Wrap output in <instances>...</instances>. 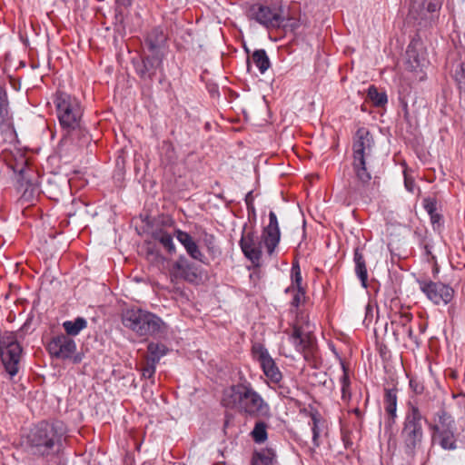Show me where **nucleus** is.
I'll use <instances>...</instances> for the list:
<instances>
[{
	"label": "nucleus",
	"mask_w": 465,
	"mask_h": 465,
	"mask_svg": "<svg viewBox=\"0 0 465 465\" xmlns=\"http://www.w3.org/2000/svg\"><path fill=\"white\" fill-rule=\"evenodd\" d=\"M66 438V430L61 421H42L26 437L27 451L36 457L49 458L60 453Z\"/></svg>",
	"instance_id": "nucleus-1"
},
{
	"label": "nucleus",
	"mask_w": 465,
	"mask_h": 465,
	"mask_svg": "<svg viewBox=\"0 0 465 465\" xmlns=\"http://www.w3.org/2000/svg\"><path fill=\"white\" fill-rule=\"evenodd\" d=\"M222 404L229 409H237L252 418L271 416L269 404L250 383H238L226 388L223 392Z\"/></svg>",
	"instance_id": "nucleus-2"
},
{
	"label": "nucleus",
	"mask_w": 465,
	"mask_h": 465,
	"mask_svg": "<svg viewBox=\"0 0 465 465\" xmlns=\"http://www.w3.org/2000/svg\"><path fill=\"white\" fill-rule=\"evenodd\" d=\"M374 140L368 129L359 128L352 143V169L357 183L350 186V193L362 196L364 188L369 184L371 175L370 172V158L371 156Z\"/></svg>",
	"instance_id": "nucleus-3"
},
{
	"label": "nucleus",
	"mask_w": 465,
	"mask_h": 465,
	"mask_svg": "<svg viewBox=\"0 0 465 465\" xmlns=\"http://www.w3.org/2000/svg\"><path fill=\"white\" fill-rule=\"evenodd\" d=\"M54 103L59 124L64 132V139L74 142L77 136L88 140L87 133L82 125L84 110L80 101L67 93L58 92Z\"/></svg>",
	"instance_id": "nucleus-4"
},
{
	"label": "nucleus",
	"mask_w": 465,
	"mask_h": 465,
	"mask_svg": "<svg viewBox=\"0 0 465 465\" xmlns=\"http://www.w3.org/2000/svg\"><path fill=\"white\" fill-rule=\"evenodd\" d=\"M124 326L139 337H153L166 340L170 327L156 314L140 308L127 309L123 312Z\"/></svg>",
	"instance_id": "nucleus-5"
},
{
	"label": "nucleus",
	"mask_w": 465,
	"mask_h": 465,
	"mask_svg": "<svg viewBox=\"0 0 465 465\" xmlns=\"http://www.w3.org/2000/svg\"><path fill=\"white\" fill-rule=\"evenodd\" d=\"M281 238L278 219L274 212L269 213V223L263 228L261 238L253 232L242 234L240 246L252 262H258L262 257V246L266 248L269 255H272L277 247Z\"/></svg>",
	"instance_id": "nucleus-6"
},
{
	"label": "nucleus",
	"mask_w": 465,
	"mask_h": 465,
	"mask_svg": "<svg viewBox=\"0 0 465 465\" xmlns=\"http://www.w3.org/2000/svg\"><path fill=\"white\" fill-rule=\"evenodd\" d=\"M422 420L427 421V419L421 414L418 403L415 401H409L403 427L401 432L405 451L409 455H413L415 450L422 442Z\"/></svg>",
	"instance_id": "nucleus-7"
},
{
	"label": "nucleus",
	"mask_w": 465,
	"mask_h": 465,
	"mask_svg": "<svg viewBox=\"0 0 465 465\" xmlns=\"http://www.w3.org/2000/svg\"><path fill=\"white\" fill-rule=\"evenodd\" d=\"M20 331H5L0 335V356L5 371L14 377L18 373L23 349Z\"/></svg>",
	"instance_id": "nucleus-8"
},
{
	"label": "nucleus",
	"mask_w": 465,
	"mask_h": 465,
	"mask_svg": "<svg viewBox=\"0 0 465 465\" xmlns=\"http://www.w3.org/2000/svg\"><path fill=\"white\" fill-rule=\"evenodd\" d=\"M432 430V440L438 439L440 446L448 450L457 448L455 440V420L444 409L440 408L436 413L434 423L430 425Z\"/></svg>",
	"instance_id": "nucleus-9"
},
{
	"label": "nucleus",
	"mask_w": 465,
	"mask_h": 465,
	"mask_svg": "<svg viewBox=\"0 0 465 465\" xmlns=\"http://www.w3.org/2000/svg\"><path fill=\"white\" fill-rule=\"evenodd\" d=\"M247 15L268 29L281 28V24L284 22L282 10L277 6L253 4L249 7Z\"/></svg>",
	"instance_id": "nucleus-10"
},
{
	"label": "nucleus",
	"mask_w": 465,
	"mask_h": 465,
	"mask_svg": "<svg viewBox=\"0 0 465 465\" xmlns=\"http://www.w3.org/2000/svg\"><path fill=\"white\" fill-rule=\"evenodd\" d=\"M420 291L436 305H447L453 298L454 290L442 282L430 280L418 281Z\"/></svg>",
	"instance_id": "nucleus-11"
},
{
	"label": "nucleus",
	"mask_w": 465,
	"mask_h": 465,
	"mask_svg": "<svg viewBox=\"0 0 465 465\" xmlns=\"http://www.w3.org/2000/svg\"><path fill=\"white\" fill-rule=\"evenodd\" d=\"M252 354L260 362L265 376L273 383L280 382L282 373L273 359L270 356L267 349L261 343H255L252 346Z\"/></svg>",
	"instance_id": "nucleus-12"
},
{
	"label": "nucleus",
	"mask_w": 465,
	"mask_h": 465,
	"mask_svg": "<svg viewBox=\"0 0 465 465\" xmlns=\"http://www.w3.org/2000/svg\"><path fill=\"white\" fill-rule=\"evenodd\" d=\"M47 351L52 357L60 360L71 359L76 351L75 341L65 334H59L51 339Z\"/></svg>",
	"instance_id": "nucleus-13"
},
{
	"label": "nucleus",
	"mask_w": 465,
	"mask_h": 465,
	"mask_svg": "<svg viewBox=\"0 0 465 465\" xmlns=\"http://www.w3.org/2000/svg\"><path fill=\"white\" fill-rule=\"evenodd\" d=\"M406 55V69L413 74V80L424 81L427 77L425 68L428 66L429 62L422 54H419L416 44L411 43L409 45Z\"/></svg>",
	"instance_id": "nucleus-14"
},
{
	"label": "nucleus",
	"mask_w": 465,
	"mask_h": 465,
	"mask_svg": "<svg viewBox=\"0 0 465 465\" xmlns=\"http://www.w3.org/2000/svg\"><path fill=\"white\" fill-rule=\"evenodd\" d=\"M165 53L145 55L142 61L134 63L135 72L143 80H153L156 71L163 66Z\"/></svg>",
	"instance_id": "nucleus-15"
},
{
	"label": "nucleus",
	"mask_w": 465,
	"mask_h": 465,
	"mask_svg": "<svg viewBox=\"0 0 465 465\" xmlns=\"http://www.w3.org/2000/svg\"><path fill=\"white\" fill-rule=\"evenodd\" d=\"M292 340L296 350L303 353L306 361H310L314 357L317 343L316 339L312 332L304 333L301 328L294 327L292 334Z\"/></svg>",
	"instance_id": "nucleus-16"
},
{
	"label": "nucleus",
	"mask_w": 465,
	"mask_h": 465,
	"mask_svg": "<svg viewBox=\"0 0 465 465\" xmlns=\"http://www.w3.org/2000/svg\"><path fill=\"white\" fill-rule=\"evenodd\" d=\"M442 0H413L410 15L415 20L431 21L433 14L441 7Z\"/></svg>",
	"instance_id": "nucleus-17"
},
{
	"label": "nucleus",
	"mask_w": 465,
	"mask_h": 465,
	"mask_svg": "<svg viewBox=\"0 0 465 465\" xmlns=\"http://www.w3.org/2000/svg\"><path fill=\"white\" fill-rule=\"evenodd\" d=\"M171 275L176 279H183L189 282H194L199 278L197 267L184 255H181L173 264Z\"/></svg>",
	"instance_id": "nucleus-18"
},
{
	"label": "nucleus",
	"mask_w": 465,
	"mask_h": 465,
	"mask_svg": "<svg viewBox=\"0 0 465 465\" xmlns=\"http://www.w3.org/2000/svg\"><path fill=\"white\" fill-rule=\"evenodd\" d=\"M173 235L177 241L183 246L187 254L193 260L204 262L205 256L201 252L194 239L186 232L175 229Z\"/></svg>",
	"instance_id": "nucleus-19"
},
{
	"label": "nucleus",
	"mask_w": 465,
	"mask_h": 465,
	"mask_svg": "<svg viewBox=\"0 0 465 465\" xmlns=\"http://www.w3.org/2000/svg\"><path fill=\"white\" fill-rule=\"evenodd\" d=\"M145 45L151 53H165L167 35L163 29L161 27L152 29L146 35Z\"/></svg>",
	"instance_id": "nucleus-20"
},
{
	"label": "nucleus",
	"mask_w": 465,
	"mask_h": 465,
	"mask_svg": "<svg viewBox=\"0 0 465 465\" xmlns=\"http://www.w3.org/2000/svg\"><path fill=\"white\" fill-rule=\"evenodd\" d=\"M291 272H292V286L293 287L295 286L297 289L292 297L291 304L293 307L297 308V307H299V305L304 300V297H305V291L302 287V278L301 269H300V265H299L298 262H294L292 263Z\"/></svg>",
	"instance_id": "nucleus-21"
},
{
	"label": "nucleus",
	"mask_w": 465,
	"mask_h": 465,
	"mask_svg": "<svg viewBox=\"0 0 465 465\" xmlns=\"http://www.w3.org/2000/svg\"><path fill=\"white\" fill-rule=\"evenodd\" d=\"M14 157L13 160L7 159L5 156V161L7 162L8 166L16 173H18L21 177L22 181L28 182L27 178V159L25 157L23 153L19 151L15 152V154L12 153Z\"/></svg>",
	"instance_id": "nucleus-22"
},
{
	"label": "nucleus",
	"mask_w": 465,
	"mask_h": 465,
	"mask_svg": "<svg viewBox=\"0 0 465 465\" xmlns=\"http://www.w3.org/2000/svg\"><path fill=\"white\" fill-rule=\"evenodd\" d=\"M353 261L355 263V273L363 288L368 287V271L366 262L360 248L354 250Z\"/></svg>",
	"instance_id": "nucleus-23"
},
{
	"label": "nucleus",
	"mask_w": 465,
	"mask_h": 465,
	"mask_svg": "<svg viewBox=\"0 0 465 465\" xmlns=\"http://www.w3.org/2000/svg\"><path fill=\"white\" fill-rule=\"evenodd\" d=\"M174 235L171 234L163 228L155 229L152 232V238L158 242L169 254L176 252V247L173 242Z\"/></svg>",
	"instance_id": "nucleus-24"
},
{
	"label": "nucleus",
	"mask_w": 465,
	"mask_h": 465,
	"mask_svg": "<svg viewBox=\"0 0 465 465\" xmlns=\"http://www.w3.org/2000/svg\"><path fill=\"white\" fill-rule=\"evenodd\" d=\"M412 319V314L407 312L394 313L391 319V324L392 327V333L395 339L398 341L401 332H402Z\"/></svg>",
	"instance_id": "nucleus-25"
},
{
	"label": "nucleus",
	"mask_w": 465,
	"mask_h": 465,
	"mask_svg": "<svg viewBox=\"0 0 465 465\" xmlns=\"http://www.w3.org/2000/svg\"><path fill=\"white\" fill-rule=\"evenodd\" d=\"M384 409L393 421L397 417V390L385 389L384 391Z\"/></svg>",
	"instance_id": "nucleus-26"
},
{
	"label": "nucleus",
	"mask_w": 465,
	"mask_h": 465,
	"mask_svg": "<svg viewBox=\"0 0 465 465\" xmlns=\"http://www.w3.org/2000/svg\"><path fill=\"white\" fill-rule=\"evenodd\" d=\"M452 75L460 95L465 99V60L453 64Z\"/></svg>",
	"instance_id": "nucleus-27"
},
{
	"label": "nucleus",
	"mask_w": 465,
	"mask_h": 465,
	"mask_svg": "<svg viewBox=\"0 0 465 465\" xmlns=\"http://www.w3.org/2000/svg\"><path fill=\"white\" fill-rule=\"evenodd\" d=\"M87 327V321L83 317H77L74 321H65L63 322V328L65 331V335L76 336L81 331Z\"/></svg>",
	"instance_id": "nucleus-28"
},
{
	"label": "nucleus",
	"mask_w": 465,
	"mask_h": 465,
	"mask_svg": "<svg viewBox=\"0 0 465 465\" xmlns=\"http://www.w3.org/2000/svg\"><path fill=\"white\" fill-rule=\"evenodd\" d=\"M252 61L261 74H264L271 65L270 59L264 49L255 50L252 55Z\"/></svg>",
	"instance_id": "nucleus-29"
},
{
	"label": "nucleus",
	"mask_w": 465,
	"mask_h": 465,
	"mask_svg": "<svg viewBox=\"0 0 465 465\" xmlns=\"http://www.w3.org/2000/svg\"><path fill=\"white\" fill-rule=\"evenodd\" d=\"M253 461H256L258 465H277L276 454L272 449H265L256 453Z\"/></svg>",
	"instance_id": "nucleus-30"
},
{
	"label": "nucleus",
	"mask_w": 465,
	"mask_h": 465,
	"mask_svg": "<svg viewBox=\"0 0 465 465\" xmlns=\"http://www.w3.org/2000/svg\"><path fill=\"white\" fill-rule=\"evenodd\" d=\"M150 354V360L153 363H157L162 357L167 354L168 348L163 343L150 342L147 346Z\"/></svg>",
	"instance_id": "nucleus-31"
},
{
	"label": "nucleus",
	"mask_w": 465,
	"mask_h": 465,
	"mask_svg": "<svg viewBox=\"0 0 465 465\" xmlns=\"http://www.w3.org/2000/svg\"><path fill=\"white\" fill-rule=\"evenodd\" d=\"M267 429L268 425L266 422L262 420H258L255 422V425L251 431V436L255 443L261 444L267 440Z\"/></svg>",
	"instance_id": "nucleus-32"
},
{
	"label": "nucleus",
	"mask_w": 465,
	"mask_h": 465,
	"mask_svg": "<svg viewBox=\"0 0 465 465\" xmlns=\"http://www.w3.org/2000/svg\"><path fill=\"white\" fill-rule=\"evenodd\" d=\"M367 97L375 106H382L388 102L386 94L380 93L374 85L369 87Z\"/></svg>",
	"instance_id": "nucleus-33"
},
{
	"label": "nucleus",
	"mask_w": 465,
	"mask_h": 465,
	"mask_svg": "<svg viewBox=\"0 0 465 465\" xmlns=\"http://www.w3.org/2000/svg\"><path fill=\"white\" fill-rule=\"evenodd\" d=\"M8 114V100L5 89L0 85V120L5 121Z\"/></svg>",
	"instance_id": "nucleus-34"
},
{
	"label": "nucleus",
	"mask_w": 465,
	"mask_h": 465,
	"mask_svg": "<svg viewBox=\"0 0 465 465\" xmlns=\"http://www.w3.org/2000/svg\"><path fill=\"white\" fill-rule=\"evenodd\" d=\"M300 26V21L296 17L293 16H285L284 22L281 24V27L284 31L294 32Z\"/></svg>",
	"instance_id": "nucleus-35"
},
{
	"label": "nucleus",
	"mask_w": 465,
	"mask_h": 465,
	"mask_svg": "<svg viewBox=\"0 0 465 465\" xmlns=\"http://www.w3.org/2000/svg\"><path fill=\"white\" fill-rule=\"evenodd\" d=\"M312 442H313L314 447H319L320 446V442H319L320 430H319V426H318L319 420L316 418V416L313 415L312 417Z\"/></svg>",
	"instance_id": "nucleus-36"
},
{
	"label": "nucleus",
	"mask_w": 465,
	"mask_h": 465,
	"mask_svg": "<svg viewBox=\"0 0 465 465\" xmlns=\"http://www.w3.org/2000/svg\"><path fill=\"white\" fill-rule=\"evenodd\" d=\"M423 207L426 212L430 214V220H434V213L437 210V203L434 199L425 198L423 200Z\"/></svg>",
	"instance_id": "nucleus-37"
},
{
	"label": "nucleus",
	"mask_w": 465,
	"mask_h": 465,
	"mask_svg": "<svg viewBox=\"0 0 465 465\" xmlns=\"http://www.w3.org/2000/svg\"><path fill=\"white\" fill-rule=\"evenodd\" d=\"M155 364L156 363H147L146 366H144L142 369V376L144 379H152L153 378V375L155 373Z\"/></svg>",
	"instance_id": "nucleus-38"
},
{
	"label": "nucleus",
	"mask_w": 465,
	"mask_h": 465,
	"mask_svg": "<svg viewBox=\"0 0 465 465\" xmlns=\"http://www.w3.org/2000/svg\"><path fill=\"white\" fill-rule=\"evenodd\" d=\"M459 408V415L460 418H465V395H453Z\"/></svg>",
	"instance_id": "nucleus-39"
},
{
	"label": "nucleus",
	"mask_w": 465,
	"mask_h": 465,
	"mask_svg": "<svg viewBox=\"0 0 465 465\" xmlns=\"http://www.w3.org/2000/svg\"><path fill=\"white\" fill-rule=\"evenodd\" d=\"M410 387L416 394H421L424 391V386L418 379L412 378L410 380Z\"/></svg>",
	"instance_id": "nucleus-40"
},
{
	"label": "nucleus",
	"mask_w": 465,
	"mask_h": 465,
	"mask_svg": "<svg viewBox=\"0 0 465 465\" xmlns=\"http://www.w3.org/2000/svg\"><path fill=\"white\" fill-rule=\"evenodd\" d=\"M341 367H342L343 373L340 379L341 385V387H350L351 382H350L348 371L343 363H341Z\"/></svg>",
	"instance_id": "nucleus-41"
},
{
	"label": "nucleus",
	"mask_w": 465,
	"mask_h": 465,
	"mask_svg": "<svg viewBox=\"0 0 465 465\" xmlns=\"http://www.w3.org/2000/svg\"><path fill=\"white\" fill-rule=\"evenodd\" d=\"M245 203L247 206L248 213H254L253 196L252 192H249L245 196Z\"/></svg>",
	"instance_id": "nucleus-42"
},
{
	"label": "nucleus",
	"mask_w": 465,
	"mask_h": 465,
	"mask_svg": "<svg viewBox=\"0 0 465 465\" xmlns=\"http://www.w3.org/2000/svg\"><path fill=\"white\" fill-rule=\"evenodd\" d=\"M404 184H405V187L406 189L412 193L414 191V181L411 180V179H409L407 176H405V179H404Z\"/></svg>",
	"instance_id": "nucleus-43"
},
{
	"label": "nucleus",
	"mask_w": 465,
	"mask_h": 465,
	"mask_svg": "<svg viewBox=\"0 0 465 465\" xmlns=\"http://www.w3.org/2000/svg\"><path fill=\"white\" fill-rule=\"evenodd\" d=\"M402 332L406 333L408 335V337L410 338V340L416 341V336L414 335V331L411 329V327L409 326Z\"/></svg>",
	"instance_id": "nucleus-44"
},
{
	"label": "nucleus",
	"mask_w": 465,
	"mask_h": 465,
	"mask_svg": "<svg viewBox=\"0 0 465 465\" xmlns=\"http://www.w3.org/2000/svg\"><path fill=\"white\" fill-rule=\"evenodd\" d=\"M118 5L127 6L130 5L132 3V0H117Z\"/></svg>",
	"instance_id": "nucleus-45"
},
{
	"label": "nucleus",
	"mask_w": 465,
	"mask_h": 465,
	"mask_svg": "<svg viewBox=\"0 0 465 465\" xmlns=\"http://www.w3.org/2000/svg\"><path fill=\"white\" fill-rule=\"evenodd\" d=\"M345 393H348V398H351L350 387H341V394L345 395Z\"/></svg>",
	"instance_id": "nucleus-46"
},
{
	"label": "nucleus",
	"mask_w": 465,
	"mask_h": 465,
	"mask_svg": "<svg viewBox=\"0 0 465 465\" xmlns=\"http://www.w3.org/2000/svg\"><path fill=\"white\" fill-rule=\"evenodd\" d=\"M71 359H73V361H74V363H78V362H80V361H81V360H82V359H81V357H80L79 355H74V356L73 355Z\"/></svg>",
	"instance_id": "nucleus-47"
},
{
	"label": "nucleus",
	"mask_w": 465,
	"mask_h": 465,
	"mask_svg": "<svg viewBox=\"0 0 465 465\" xmlns=\"http://www.w3.org/2000/svg\"><path fill=\"white\" fill-rule=\"evenodd\" d=\"M148 253H149V254H155L156 256H158V257H159V260H162V259H163V257L161 256V254H160V253L158 254V252H157L156 251H153V250L149 249V250H148Z\"/></svg>",
	"instance_id": "nucleus-48"
},
{
	"label": "nucleus",
	"mask_w": 465,
	"mask_h": 465,
	"mask_svg": "<svg viewBox=\"0 0 465 465\" xmlns=\"http://www.w3.org/2000/svg\"><path fill=\"white\" fill-rule=\"evenodd\" d=\"M440 219V215L435 212L434 213V220H431L433 223H437Z\"/></svg>",
	"instance_id": "nucleus-49"
},
{
	"label": "nucleus",
	"mask_w": 465,
	"mask_h": 465,
	"mask_svg": "<svg viewBox=\"0 0 465 465\" xmlns=\"http://www.w3.org/2000/svg\"><path fill=\"white\" fill-rule=\"evenodd\" d=\"M341 399H342L343 401H347V400H349L350 398H348V393H345V395H342V394H341Z\"/></svg>",
	"instance_id": "nucleus-50"
},
{
	"label": "nucleus",
	"mask_w": 465,
	"mask_h": 465,
	"mask_svg": "<svg viewBox=\"0 0 465 465\" xmlns=\"http://www.w3.org/2000/svg\"><path fill=\"white\" fill-rule=\"evenodd\" d=\"M354 412H355L358 416L361 414V412H360L359 409H355V410H354Z\"/></svg>",
	"instance_id": "nucleus-51"
},
{
	"label": "nucleus",
	"mask_w": 465,
	"mask_h": 465,
	"mask_svg": "<svg viewBox=\"0 0 465 465\" xmlns=\"http://www.w3.org/2000/svg\"><path fill=\"white\" fill-rule=\"evenodd\" d=\"M426 252L429 253L428 246H425Z\"/></svg>",
	"instance_id": "nucleus-52"
},
{
	"label": "nucleus",
	"mask_w": 465,
	"mask_h": 465,
	"mask_svg": "<svg viewBox=\"0 0 465 465\" xmlns=\"http://www.w3.org/2000/svg\"><path fill=\"white\" fill-rule=\"evenodd\" d=\"M252 465H258L256 461H253Z\"/></svg>",
	"instance_id": "nucleus-53"
}]
</instances>
